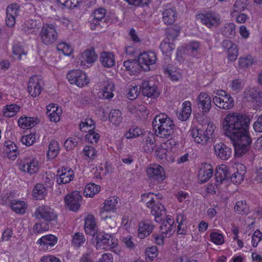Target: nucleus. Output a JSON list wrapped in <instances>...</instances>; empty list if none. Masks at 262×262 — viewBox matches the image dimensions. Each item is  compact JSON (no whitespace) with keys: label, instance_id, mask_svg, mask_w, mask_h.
<instances>
[{"label":"nucleus","instance_id":"ddd939ff","mask_svg":"<svg viewBox=\"0 0 262 262\" xmlns=\"http://www.w3.org/2000/svg\"><path fill=\"white\" fill-rule=\"evenodd\" d=\"M139 62L142 64L143 69L146 71H149V66L155 64L157 60L156 53L148 51L141 53L138 56Z\"/></svg>","mask_w":262,"mask_h":262},{"label":"nucleus","instance_id":"9d476101","mask_svg":"<svg viewBox=\"0 0 262 262\" xmlns=\"http://www.w3.org/2000/svg\"><path fill=\"white\" fill-rule=\"evenodd\" d=\"M202 23L206 27L211 28L217 27L221 23L220 15L214 12L208 11L199 15Z\"/></svg>","mask_w":262,"mask_h":262},{"label":"nucleus","instance_id":"6ab92c4d","mask_svg":"<svg viewBox=\"0 0 262 262\" xmlns=\"http://www.w3.org/2000/svg\"><path fill=\"white\" fill-rule=\"evenodd\" d=\"M161 225L160 227L161 232L165 234V236L170 237L175 231L176 226L173 219L169 215H167L165 220H162Z\"/></svg>","mask_w":262,"mask_h":262},{"label":"nucleus","instance_id":"20e7f679","mask_svg":"<svg viewBox=\"0 0 262 262\" xmlns=\"http://www.w3.org/2000/svg\"><path fill=\"white\" fill-rule=\"evenodd\" d=\"M213 103L219 108L224 110H229L234 106L233 98L226 92L222 90L214 92Z\"/></svg>","mask_w":262,"mask_h":262},{"label":"nucleus","instance_id":"052dcab7","mask_svg":"<svg viewBox=\"0 0 262 262\" xmlns=\"http://www.w3.org/2000/svg\"><path fill=\"white\" fill-rule=\"evenodd\" d=\"M254 62L253 58L250 55L245 57H241L238 59L239 66L242 68H246L251 66Z\"/></svg>","mask_w":262,"mask_h":262},{"label":"nucleus","instance_id":"c85d7f7f","mask_svg":"<svg viewBox=\"0 0 262 262\" xmlns=\"http://www.w3.org/2000/svg\"><path fill=\"white\" fill-rule=\"evenodd\" d=\"M106 10L103 8H99L94 11L92 14L93 19L90 20L91 29H95L97 26L100 25V21L104 18Z\"/></svg>","mask_w":262,"mask_h":262},{"label":"nucleus","instance_id":"4be33fe9","mask_svg":"<svg viewBox=\"0 0 262 262\" xmlns=\"http://www.w3.org/2000/svg\"><path fill=\"white\" fill-rule=\"evenodd\" d=\"M146 172L149 178L158 181H162L165 177L164 169L158 164L150 165L147 169Z\"/></svg>","mask_w":262,"mask_h":262},{"label":"nucleus","instance_id":"c756f323","mask_svg":"<svg viewBox=\"0 0 262 262\" xmlns=\"http://www.w3.org/2000/svg\"><path fill=\"white\" fill-rule=\"evenodd\" d=\"M143 149L147 153L153 151L155 147V139L153 134L147 133L144 134L142 137Z\"/></svg>","mask_w":262,"mask_h":262},{"label":"nucleus","instance_id":"3c124183","mask_svg":"<svg viewBox=\"0 0 262 262\" xmlns=\"http://www.w3.org/2000/svg\"><path fill=\"white\" fill-rule=\"evenodd\" d=\"M20 107L14 104L6 106V108L4 112V115L6 117H12L19 111Z\"/></svg>","mask_w":262,"mask_h":262},{"label":"nucleus","instance_id":"a211bd4d","mask_svg":"<svg viewBox=\"0 0 262 262\" xmlns=\"http://www.w3.org/2000/svg\"><path fill=\"white\" fill-rule=\"evenodd\" d=\"M42 81L37 76H33L28 82V91L33 97L39 96L41 93Z\"/></svg>","mask_w":262,"mask_h":262},{"label":"nucleus","instance_id":"bb28decb","mask_svg":"<svg viewBox=\"0 0 262 262\" xmlns=\"http://www.w3.org/2000/svg\"><path fill=\"white\" fill-rule=\"evenodd\" d=\"M155 228L152 222L149 220H145L140 222L139 224L138 236L140 238L143 239L148 236Z\"/></svg>","mask_w":262,"mask_h":262},{"label":"nucleus","instance_id":"774afa93","mask_svg":"<svg viewBox=\"0 0 262 262\" xmlns=\"http://www.w3.org/2000/svg\"><path fill=\"white\" fill-rule=\"evenodd\" d=\"M261 239L262 233L259 230L255 231L252 237V246L256 247Z\"/></svg>","mask_w":262,"mask_h":262},{"label":"nucleus","instance_id":"0eeeda50","mask_svg":"<svg viewBox=\"0 0 262 262\" xmlns=\"http://www.w3.org/2000/svg\"><path fill=\"white\" fill-rule=\"evenodd\" d=\"M39 36L41 42L44 45H50L54 43L58 37L55 26L52 24H43Z\"/></svg>","mask_w":262,"mask_h":262},{"label":"nucleus","instance_id":"6e6d98bb","mask_svg":"<svg viewBox=\"0 0 262 262\" xmlns=\"http://www.w3.org/2000/svg\"><path fill=\"white\" fill-rule=\"evenodd\" d=\"M96 152L95 149L92 146H85L83 149L84 156L87 157L86 159L89 160V162L95 158Z\"/></svg>","mask_w":262,"mask_h":262},{"label":"nucleus","instance_id":"13d9d810","mask_svg":"<svg viewBox=\"0 0 262 262\" xmlns=\"http://www.w3.org/2000/svg\"><path fill=\"white\" fill-rule=\"evenodd\" d=\"M160 49L163 53H167L173 50V45L169 42L168 39L162 40L160 45Z\"/></svg>","mask_w":262,"mask_h":262},{"label":"nucleus","instance_id":"a19ab883","mask_svg":"<svg viewBox=\"0 0 262 262\" xmlns=\"http://www.w3.org/2000/svg\"><path fill=\"white\" fill-rule=\"evenodd\" d=\"M12 210L17 213L24 214L27 208V204L24 201L19 200H13L10 203Z\"/></svg>","mask_w":262,"mask_h":262},{"label":"nucleus","instance_id":"4468645a","mask_svg":"<svg viewBox=\"0 0 262 262\" xmlns=\"http://www.w3.org/2000/svg\"><path fill=\"white\" fill-rule=\"evenodd\" d=\"M142 93L143 96L151 98H157L160 94L157 86L152 81H144L142 84Z\"/></svg>","mask_w":262,"mask_h":262},{"label":"nucleus","instance_id":"39448f33","mask_svg":"<svg viewBox=\"0 0 262 262\" xmlns=\"http://www.w3.org/2000/svg\"><path fill=\"white\" fill-rule=\"evenodd\" d=\"M215 183L210 184L207 187V191L211 194H215L216 189H219L221 184L225 181V180L230 177V174L228 172V167L225 165H221L216 168V172L214 174Z\"/></svg>","mask_w":262,"mask_h":262},{"label":"nucleus","instance_id":"5fc2aeb1","mask_svg":"<svg viewBox=\"0 0 262 262\" xmlns=\"http://www.w3.org/2000/svg\"><path fill=\"white\" fill-rule=\"evenodd\" d=\"M228 172L229 174H230L229 172V170L228 169ZM245 173L239 172L237 171L235 172H234L232 175L230 174V177L227 178L225 181H227L228 179H230L231 182L235 184H239L244 180V176Z\"/></svg>","mask_w":262,"mask_h":262},{"label":"nucleus","instance_id":"6e6552de","mask_svg":"<svg viewBox=\"0 0 262 262\" xmlns=\"http://www.w3.org/2000/svg\"><path fill=\"white\" fill-rule=\"evenodd\" d=\"M95 234L97 249L114 248L117 245V239L112 235L104 232H96Z\"/></svg>","mask_w":262,"mask_h":262},{"label":"nucleus","instance_id":"37998d69","mask_svg":"<svg viewBox=\"0 0 262 262\" xmlns=\"http://www.w3.org/2000/svg\"><path fill=\"white\" fill-rule=\"evenodd\" d=\"M96 127L94 121L90 118L85 119L84 121H81L79 124L80 130L82 132H89L94 130Z\"/></svg>","mask_w":262,"mask_h":262},{"label":"nucleus","instance_id":"864d4df0","mask_svg":"<svg viewBox=\"0 0 262 262\" xmlns=\"http://www.w3.org/2000/svg\"><path fill=\"white\" fill-rule=\"evenodd\" d=\"M144 135L143 131L140 128L133 127L125 133V136L127 139H132L140 136H142V138Z\"/></svg>","mask_w":262,"mask_h":262},{"label":"nucleus","instance_id":"72a5a7b5","mask_svg":"<svg viewBox=\"0 0 262 262\" xmlns=\"http://www.w3.org/2000/svg\"><path fill=\"white\" fill-rule=\"evenodd\" d=\"M99 61L101 64L106 68H111L115 64V59L113 53L103 52L100 54Z\"/></svg>","mask_w":262,"mask_h":262},{"label":"nucleus","instance_id":"603ef678","mask_svg":"<svg viewBox=\"0 0 262 262\" xmlns=\"http://www.w3.org/2000/svg\"><path fill=\"white\" fill-rule=\"evenodd\" d=\"M249 97L257 103H262V93L255 89H251L249 90Z\"/></svg>","mask_w":262,"mask_h":262},{"label":"nucleus","instance_id":"a878e982","mask_svg":"<svg viewBox=\"0 0 262 262\" xmlns=\"http://www.w3.org/2000/svg\"><path fill=\"white\" fill-rule=\"evenodd\" d=\"M57 242V238L52 235L48 234L42 236L39 238L37 244L44 250L51 249Z\"/></svg>","mask_w":262,"mask_h":262},{"label":"nucleus","instance_id":"338daca9","mask_svg":"<svg viewBox=\"0 0 262 262\" xmlns=\"http://www.w3.org/2000/svg\"><path fill=\"white\" fill-rule=\"evenodd\" d=\"M93 251L92 249H88L86 252L84 253L80 259L79 262H94L92 258Z\"/></svg>","mask_w":262,"mask_h":262},{"label":"nucleus","instance_id":"b1692460","mask_svg":"<svg viewBox=\"0 0 262 262\" xmlns=\"http://www.w3.org/2000/svg\"><path fill=\"white\" fill-rule=\"evenodd\" d=\"M18 5L12 4L8 6L6 10V24L9 27H13L15 24V17L18 15Z\"/></svg>","mask_w":262,"mask_h":262},{"label":"nucleus","instance_id":"aec40b11","mask_svg":"<svg viewBox=\"0 0 262 262\" xmlns=\"http://www.w3.org/2000/svg\"><path fill=\"white\" fill-rule=\"evenodd\" d=\"M39 20L29 19L26 20L20 27V31L27 35L35 33L40 27Z\"/></svg>","mask_w":262,"mask_h":262},{"label":"nucleus","instance_id":"dca6fc26","mask_svg":"<svg viewBox=\"0 0 262 262\" xmlns=\"http://www.w3.org/2000/svg\"><path fill=\"white\" fill-rule=\"evenodd\" d=\"M19 169L30 174L35 173L39 169L38 161L33 157L26 158L24 164L19 166Z\"/></svg>","mask_w":262,"mask_h":262},{"label":"nucleus","instance_id":"1a4fd4ad","mask_svg":"<svg viewBox=\"0 0 262 262\" xmlns=\"http://www.w3.org/2000/svg\"><path fill=\"white\" fill-rule=\"evenodd\" d=\"M67 76L71 84H76L79 87H83L89 82L86 74L80 70H72L68 73Z\"/></svg>","mask_w":262,"mask_h":262},{"label":"nucleus","instance_id":"0e129e2a","mask_svg":"<svg viewBox=\"0 0 262 262\" xmlns=\"http://www.w3.org/2000/svg\"><path fill=\"white\" fill-rule=\"evenodd\" d=\"M210 237L211 241L216 245H221L224 242L222 234L217 232L211 233Z\"/></svg>","mask_w":262,"mask_h":262},{"label":"nucleus","instance_id":"2f4dec72","mask_svg":"<svg viewBox=\"0 0 262 262\" xmlns=\"http://www.w3.org/2000/svg\"><path fill=\"white\" fill-rule=\"evenodd\" d=\"M95 219L92 214H88L84 219V230L86 234L95 236L96 233Z\"/></svg>","mask_w":262,"mask_h":262},{"label":"nucleus","instance_id":"680f3d73","mask_svg":"<svg viewBox=\"0 0 262 262\" xmlns=\"http://www.w3.org/2000/svg\"><path fill=\"white\" fill-rule=\"evenodd\" d=\"M89 133L85 136V139L89 142L91 143H97L100 138V135L94 130L88 132Z\"/></svg>","mask_w":262,"mask_h":262},{"label":"nucleus","instance_id":"f8f14e48","mask_svg":"<svg viewBox=\"0 0 262 262\" xmlns=\"http://www.w3.org/2000/svg\"><path fill=\"white\" fill-rule=\"evenodd\" d=\"M82 196L80 192L75 191L68 194L64 199L67 207L72 211H77L81 204Z\"/></svg>","mask_w":262,"mask_h":262},{"label":"nucleus","instance_id":"c9c22d12","mask_svg":"<svg viewBox=\"0 0 262 262\" xmlns=\"http://www.w3.org/2000/svg\"><path fill=\"white\" fill-rule=\"evenodd\" d=\"M177 15L174 8L166 9L162 13L163 21L166 25H172L175 21Z\"/></svg>","mask_w":262,"mask_h":262},{"label":"nucleus","instance_id":"a18cd8bd","mask_svg":"<svg viewBox=\"0 0 262 262\" xmlns=\"http://www.w3.org/2000/svg\"><path fill=\"white\" fill-rule=\"evenodd\" d=\"M100 190V187L94 183H90L85 186L83 194L86 197H93L98 193Z\"/></svg>","mask_w":262,"mask_h":262},{"label":"nucleus","instance_id":"e2e57ef3","mask_svg":"<svg viewBox=\"0 0 262 262\" xmlns=\"http://www.w3.org/2000/svg\"><path fill=\"white\" fill-rule=\"evenodd\" d=\"M35 134H30L21 138V141L24 144L29 146L34 144L36 140Z\"/></svg>","mask_w":262,"mask_h":262},{"label":"nucleus","instance_id":"de8ad7c7","mask_svg":"<svg viewBox=\"0 0 262 262\" xmlns=\"http://www.w3.org/2000/svg\"><path fill=\"white\" fill-rule=\"evenodd\" d=\"M108 118L110 122L117 125H119L122 121L121 113L119 110H112Z\"/></svg>","mask_w":262,"mask_h":262},{"label":"nucleus","instance_id":"7ed1b4c3","mask_svg":"<svg viewBox=\"0 0 262 262\" xmlns=\"http://www.w3.org/2000/svg\"><path fill=\"white\" fill-rule=\"evenodd\" d=\"M214 128L212 123H209L203 126L202 128L192 129L190 135L196 143L205 145L212 140Z\"/></svg>","mask_w":262,"mask_h":262},{"label":"nucleus","instance_id":"bf43d9fd","mask_svg":"<svg viewBox=\"0 0 262 262\" xmlns=\"http://www.w3.org/2000/svg\"><path fill=\"white\" fill-rule=\"evenodd\" d=\"M154 193H149L141 195V201L145 202L147 207L149 208L156 201L154 198Z\"/></svg>","mask_w":262,"mask_h":262},{"label":"nucleus","instance_id":"e433bc0d","mask_svg":"<svg viewBox=\"0 0 262 262\" xmlns=\"http://www.w3.org/2000/svg\"><path fill=\"white\" fill-rule=\"evenodd\" d=\"M38 123V119L34 117H21L18 120V125L23 129L32 128Z\"/></svg>","mask_w":262,"mask_h":262},{"label":"nucleus","instance_id":"49530a36","mask_svg":"<svg viewBox=\"0 0 262 262\" xmlns=\"http://www.w3.org/2000/svg\"><path fill=\"white\" fill-rule=\"evenodd\" d=\"M118 203L117 198L115 196L108 198L104 203L102 211H110L116 208Z\"/></svg>","mask_w":262,"mask_h":262},{"label":"nucleus","instance_id":"f3484780","mask_svg":"<svg viewBox=\"0 0 262 262\" xmlns=\"http://www.w3.org/2000/svg\"><path fill=\"white\" fill-rule=\"evenodd\" d=\"M74 178V171L69 167H63L57 171L56 182L59 185L70 183Z\"/></svg>","mask_w":262,"mask_h":262},{"label":"nucleus","instance_id":"8fccbe9b","mask_svg":"<svg viewBox=\"0 0 262 262\" xmlns=\"http://www.w3.org/2000/svg\"><path fill=\"white\" fill-rule=\"evenodd\" d=\"M85 242V238L82 233H75L72 239V245L74 247L79 248Z\"/></svg>","mask_w":262,"mask_h":262},{"label":"nucleus","instance_id":"2eb2a0df","mask_svg":"<svg viewBox=\"0 0 262 262\" xmlns=\"http://www.w3.org/2000/svg\"><path fill=\"white\" fill-rule=\"evenodd\" d=\"M198 107L201 110L203 114L208 113L211 107V99L209 95L201 92L196 98Z\"/></svg>","mask_w":262,"mask_h":262},{"label":"nucleus","instance_id":"473e14b6","mask_svg":"<svg viewBox=\"0 0 262 262\" xmlns=\"http://www.w3.org/2000/svg\"><path fill=\"white\" fill-rule=\"evenodd\" d=\"M123 65L126 70L131 75H135L137 73L143 69L142 64L139 62L138 59L128 60L123 62Z\"/></svg>","mask_w":262,"mask_h":262},{"label":"nucleus","instance_id":"9b49d317","mask_svg":"<svg viewBox=\"0 0 262 262\" xmlns=\"http://www.w3.org/2000/svg\"><path fill=\"white\" fill-rule=\"evenodd\" d=\"M97 58V55L94 49L84 50L79 55L78 63L83 68H89Z\"/></svg>","mask_w":262,"mask_h":262},{"label":"nucleus","instance_id":"c03bdc74","mask_svg":"<svg viewBox=\"0 0 262 262\" xmlns=\"http://www.w3.org/2000/svg\"><path fill=\"white\" fill-rule=\"evenodd\" d=\"M59 143L57 141L52 140L49 144V150L47 154L48 159H53L55 158L59 153Z\"/></svg>","mask_w":262,"mask_h":262},{"label":"nucleus","instance_id":"69168bd1","mask_svg":"<svg viewBox=\"0 0 262 262\" xmlns=\"http://www.w3.org/2000/svg\"><path fill=\"white\" fill-rule=\"evenodd\" d=\"M230 86L233 91L238 92L242 90L243 83L240 79H234L232 81Z\"/></svg>","mask_w":262,"mask_h":262},{"label":"nucleus","instance_id":"7c9ffc66","mask_svg":"<svg viewBox=\"0 0 262 262\" xmlns=\"http://www.w3.org/2000/svg\"><path fill=\"white\" fill-rule=\"evenodd\" d=\"M47 114L51 121L58 122L62 113L60 107L56 104L49 105L47 106Z\"/></svg>","mask_w":262,"mask_h":262},{"label":"nucleus","instance_id":"423d86ee","mask_svg":"<svg viewBox=\"0 0 262 262\" xmlns=\"http://www.w3.org/2000/svg\"><path fill=\"white\" fill-rule=\"evenodd\" d=\"M34 216L38 220H43L54 225L57 223V214L53 208L47 205L38 207L34 213Z\"/></svg>","mask_w":262,"mask_h":262},{"label":"nucleus","instance_id":"f257e3e1","mask_svg":"<svg viewBox=\"0 0 262 262\" xmlns=\"http://www.w3.org/2000/svg\"><path fill=\"white\" fill-rule=\"evenodd\" d=\"M249 117L237 113L229 114L223 120L225 135L233 141L236 158L245 156L250 149L252 140L249 132Z\"/></svg>","mask_w":262,"mask_h":262},{"label":"nucleus","instance_id":"f03ea898","mask_svg":"<svg viewBox=\"0 0 262 262\" xmlns=\"http://www.w3.org/2000/svg\"><path fill=\"white\" fill-rule=\"evenodd\" d=\"M156 136L164 139L171 138L178 134L180 128L167 115L162 113L155 117L152 122Z\"/></svg>","mask_w":262,"mask_h":262},{"label":"nucleus","instance_id":"58836bf2","mask_svg":"<svg viewBox=\"0 0 262 262\" xmlns=\"http://www.w3.org/2000/svg\"><path fill=\"white\" fill-rule=\"evenodd\" d=\"M47 194V191L44 185L41 183H37L34 186L32 195L36 200H42Z\"/></svg>","mask_w":262,"mask_h":262},{"label":"nucleus","instance_id":"393cba45","mask_svg":"<svg viewBox=\"0 0 262 262\" xmlns=\"http://www.w3.org/2000/svg\"><path fill=\"white\" fill-rule=\"evenodd\" d=\"M115 89V85L112 82L104 81L103 87L99 93V97L101 99L111 100L114 96L113 92Z\"/></svg>","mask_w":262,"mask_h":262},{"label":"nucleus","instance_id":"79ce46f5","mask_svg":"<svg viewBox=\"0 0 262 262\" xmlns=\"http://www.w3.org/2000/svg\"><path fill=\"white\" fill-rule=\"evenodd\" d=\"M182 111L179 117V119L182 121L187 120L191 113V103L190 101H186L183 103Z\"/></svg>","mask_w":262,"mask_h":262},{"label":"nucleus","instance_id":"ea45409f","mask_svg":"<svg viewBox=\"0 0 262 262\" xmlns=\"http://www.w3.org/2000/svg\"><path fill=\"white\" fill-rule=\"evenodd\" d=\"M220 30L222 35L228 38H233L235 35V26L232 23L225 24Z\"/></svg>","mask_w":262,"mask_h":262},{"label":"nucleus","instance_id":"412c9836","mask_svg":"<svg viewBox=\"0 0 262 262\" xmlns=\"http://www.w3.org/2000/svg\"><path fill=\"white\" fill-rule=\"evenodd\" d=\"M151 214L155 216V221L157 223H160L165 216L166 210L164 205L159 201H156L149 208Z\"/></svg>","mask_w":262,"mask_h":262},{"label":"nucleus","instance_id":"f704fd0d","mask_svg":"<svg viewBox=\"0 0 262 262\" xmlns=\"http://www.w3.org/2000/svg\"><path fill=\"white\" fill-rule=\"evenodd\" d=\"M223 47L227 49L228 58L230 61H234L238 56L237 46L230 40H225L223 43Z\"/></svg>","mask_w":262,"mask_h":262},{"label":"nucleus","instance_id":"09e8293b","mask_svg":"<svg viewBox=\"0 0 262 262\" xmlns=\"http://www.w3.org/2000/svg\"><path fill=\"white\" fill-rule=\"evenodd\" d=\"M234 208L235 211L240 214H247L250 212L249 207L245 201L237 202Z\"/></svg>","mask_w":262,"mask_h":262},{"label":"nucleus","instance_id":"5701e85b","mask_svg":"<svg viewBox=\"0 0 262 262\" xmlns=\"http://www.w3.org/2000/svg\"><path fill=\"white\" fill-rule=\"evenodd\" d=\"M214 149L216 156L222 160H227L231 155V148L223 142H219L214 145Z\"/></svg>","mask_w":262,"mask_h":262},{"label":"nucleus","instance_id":"4d7b16f0","mask_svg":"<svg viewBox=\"0 0 262 262\" xmlns=\"http://www.w3.org/2000/svg\"><path fill=\"white\" fill-rule=\"evenodd\" d=\"M57 49L58 51H61L64 55L67 56L71 55L73 51L72 47L65 42L58 44Z\"/></svg>","mask_w":262,"mask_h":262},{"label":"nucleus","instance_id":"4c0bfd02","mask_svg":"<svg viewBox=\"0 0 262 262\" xmlns=\"http://www.w3.org/2000/svg\"><path fill=\"white\" fill-rule=\"evenodd\" d=\"M213 167L210 164H205L199 172L201 183H205L209 180L213 175Z\"/></svg>","mask_w":262,"mask_h":262},{"label":"nucleus","instance_id":"cd10ccee","mask_svg":"<svg viewBox=\"0 0 262 262\" xmlns=\"http://www.w3.org/2000/svg\"><path fill=\"white\" fill-rule=\"evenodd\" d=\"M3 150L6 153L7 157L12 160H15L19 154L17 146L10 140L5 142L3 146Z\"/></svg>","mask_w":262,"mask_h":262}]
</instances>
